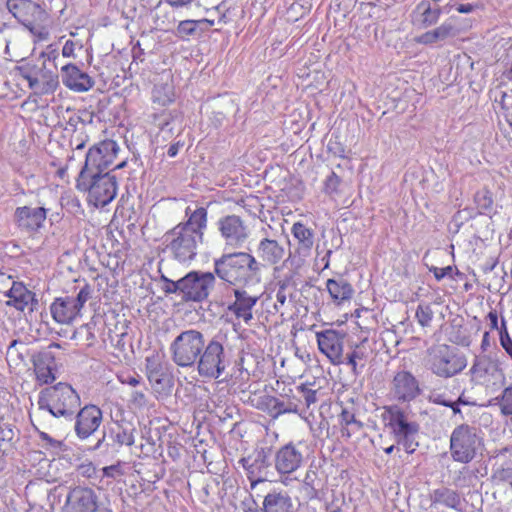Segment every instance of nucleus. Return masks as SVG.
<instances>
[{
	"label": "nucleus",
	"mask_w": 512,
	"mask_h": 512,
	"mask_svg": "<svg viewBox=\"0 0 512 512\" xmlns=\"http://www.w3.org/2000/svg\"><path fill=\"white\" fill-rule=\"evenodd\" d=\"M260 263L250 253H225L214 260V273L224 282L240 286L246 285L259 275Z\"/></svg>",
	"instance_id": "nucleus-1"
},
{
	"label": "nucleus",
	"mask_w": 512,
	"mask_h": 512,
	"mask_svg": "<svg viewBox=\"0 0 512 512\" xmlns=\"http://www.w3.org/2000/svg\"><path fill=\"white\" fill-rule=\"evenodd\" d=\"M80 404V396L76 390L70 384L62 382L43 390L38 399L39 409L48 411L54 417L70 420Z\"/></svg>",
	"instance_id": "nucleus-2"
},
{
	"label": "nucleus",
	"mask_w": 512,
	"mask_h": 512,
	"mask_svg": "<svg viewBox=\"0 0 512 512\" xmlns=\"http://www.w3.org/2000/svg\"><path fill=\"white\" fill-rule=\"evenodd\" d=\"M205 348L204 334L194 328L181 331L170 343L172 361L181 368H194Z\"/></svg>",
	"instance_id": "nucleus-3"
},
{
	"label": "nucleus",
	"mask_w": 512,
	"mask_h": 512,
	"mask_svg": "<svg viewBox=\"0 0 512 512\" xmlns=\"http://www.w3.org/2000/svg\"><path fill=\"white\" fill-rule=\"evenodd\" d=\"M145 373L157 399H165L171 395L174 377L164 353L152 351L146 356Z\"/></svg>",
	"instance_id": "nucleus-4"
},
{
	"label": "nucleus",
	"mask_w": 512,
	"mask_h": 512,
	"mask_svg": "<svg viewBox=\"0 0 512 512\" xmlns=\"http://www.w3.org/2000/svg\"><path fill=\"white\" fill-rule=\"evenodd\" d=\"M388 428L391 430L398 445L412 454L418 447L420 426L415 421H410L407 414L398 406L387 408Z\"/></svg>",
	"instance_id": "nucleus-5"
},
{
	"label": "nucleus",
	"mask_w": 512,
	"mask_h": 512,
	"mask_svg": "<svg viewBox=\"0 0 512 512\" xmlns=\"http://www.w3.org/2000/svg\"><path fill=\"white\" fill-rule=\"evenodd\" d=\"M86 178L79 176L77 188L88 192L89 203L95 207H104L109 204L117 195V179L110 172L95 173Z\"/></svg>",
	"instance_id": "nucleus-6"
},
{
	"label": "nucleus",
	"mask_w": 512,
	"mask_h": 512,
	"mask_svg": "<svg viewBox=\"0 0 512 512\" xmlns=\"http://www.w3.org/2000/svg\"><path fill=\"white\" fill-rule=\"evenodd\" d=\"M203 238L185 226L176 225L165 233L164 242L167 250L179 262L191 261L197 255V247Z\"/></svg>",
	"instance_id": "nucleus-7"
},
{
	"label": "nucleus",
	"mask_w": 512,
	"mask_h": 512,
	"mask_svg": "<svg viewBox=\"0 0 512 512\" xmlns=\"http://www.w3.org/2000/svg\"><path fill=\"white\" fill-rule=\"evenodd\" d=\"M227 366L228 360L223 344L216 338L205 342V348L195 365L198 374L203 378L218 379Z\"/></svg>",
	"instance_id": "nucleus-8"
},
{
	"label": "nucleus",
	"mask_w": 512,
	"mask_h": 512,
	"mask_svg": "<svg viewBox=\"0 0 512 512\" xmlns=\"http://www.w3.org/2000/svg\"><path fill=\"white\" fill-rule=\"evenodd\" d=\"M90 298L91 289L88 285L82 287L76 296L56 298L50 305L52 318L59 324H70L80 316L82 308Z\"/></svg>",
	"instance_id": "nucleus-9"
},
{
	"label": "nucleus",
	"mask_w": 512,
	"mask_h": 512,
	"mask_svg": "<svg viewBox=\"0 0 512 512\" xmlns=\"http://www.w3.org/2000/svg\"><path fill=\"white\" fill-rule=\"evenodd\" d=\"M480 444L475 428L468 425L457 426L450 437L452 458L460 463H469L474 459Z\"/></svg>",
	"instance_id": "nucleus-10"
},
{
	"label": "nucleus",
	"mask_w": 512,
	"mask_h": 512,
	"mask_svg": "<svg viewBox=\"0 0 512 512\" xmlns=\"http://www.w3.org/2000/svg\"><path fill=\"white\" fill-rule=\"evenodd\" d=\"M118 150V145L113 140H106L91 147L86 154L80 177L87 178L91 174L102 173L113 163Z\"/></svg>",
	"instance_id": "nucleus-11"
},
{
	"label": "nucleus",
	"mask_w": 512,
	"mask_h": 512,
	"mask_svg": "<svg viewBox=\"0 0 512 512\" xmlns=\"http://www.w3.org/2000/svg\"><path fill=\"white\" fill-rule=\"evenodd\" d=\"M216 284L212 272L191 271L182 277L183 300L202 302L206 300Z\"/></svg>",
	"instance_id": "nucleus-12"
},
{
	"label": "nucleus",
	"mask_w": 512,
	"mask_h": 512,
	"mask_svg": "<svg viewBox=\"0 0 512 512\" xmlns=\"http://www.w3.org/2000/svg\"><path fill=\"white\" fill-rule=\"evenodd\" d=\"M467 366V359L463 354H458L448 346H440L435 349L430 358L431 371L444 378L452 377Z\"/></svg>",
	"instance_id": "nucleus-13"
},
{
	"label": "nucleus",
	"mask_w": 512,
	"mask_h": 512,
	"mask_svg": "<svg viewBox=\"0 0 512 512\" xmlns=\"http://www.w3.org/2000/svg\"><path fill=\"white\" fill-rule=\"evenodd\" d=\"M291 234L296 244L293 253L290 252L287 260L299 268L311 256L315 244V231L304 223L297 221L291 227Z\"/></svg>",
	"instance_id": "nucleus-14"
},
{
	"label": "nucleus",
	"mask_w": 512,
	"mask_h": 512,
	"mask_svg": "<svg viewBox=\"0 0 512 512\" xmlns=\"http://www.w3.org/2000/svg\"><path fill=\"white\" fill-rule=\"evenodd\" d=\"M306 452V446L301 441L280 447L274 457L276 471L281 475L297 471L304 464Z\"/></svg>",
	"instance_id": "nucleus-15"
},
{
	"label": "nucleus",
	"mask_w": 512,
	"mask_h": 512,
	"mask_svg": "<svg viewBox=\"0 0 512 512\" xmlns=\"http://www.w3.org/2000/svg\"><path fill=\"white\" fill-rule=\"evenodd\" d=\"M471 382L482 385L492 391L499 389L504 383V374L496 364L487 358H476L469 370Z\"/></svg>",
	"instance_id": "nucleus-16"
},
{
	"label": "nucleus",
	"mask_w": 512,
	"mask_h": 512,
	"mask_svg": "<svg viewBox=\"0 0 512 512\" xmlns=\"http://www.w3.org/2000/svg\"><path fill=\"white\" fill-rule=\"evenodd\" d=\"M315 336L319 351L327 357L332 365L339 366L344 364V332L326 329L316 332Z\"/></svg>",
	"instance_id": "nucleus-17"
},
{
	"label": "nucleus",
	"mask_w": 512,
	"mask_h": 512,
	"mask_svg": "<svg viewBox=\"0 0 512 512\" xmlns=\"http://www.w3.org/2000/svg\"><path fill=\"white\" fill-rule=\"evenodd\" d=\"M217 228L227 247L241 248L249 238L246 223L237 215H226L217 221Z\"/></svg>",
	"instance_id": "nucleus-18"
},
{
	"label": "nucleus",
	"mask_w": 512,
	"mask_h": 512,
	"mask_svg": "<svg viewBox=\"0 0 512 512\" xmlns=\"http://www.w3.org/2000/svg\"><path fill=\"white\" fill-rule=\"evenodd\" d=\"M232 293L234 300L228 304L227 313L231 314L238 323L250 325L254 319V308L260 297L241 287L234 288Z\"/></svg>",
	"instance_id": "nucleus-19"
},
{
	"label": "nucleus",
	"mask_w": 512,
	"mask_h": 512,
	"mask_svg": "<svg viewBox=\"0 0 512 512\" xmlns=\"http://www.w3.org/2000/svg\"><path fill=\"white\" fill-rule=\"evenodd\" d=\"M390 393L394 399L401 402H410L421 393L418 380L406 370L395 373L390 385Z\"/></svg>",
	"instance_id": "nucleus-20"
},
{
	"label": "nucleus",
	"mask_w": 512,
	"mask_h": 512,
	"mask_svg": "<svg viewBox=\"0 0 512 512\" xmlns=\"http://www.w3.org/2000/svg\"><path fill=\"white\" fill-rule=\"evenodd\" d=\"M8 11L24 26L35 21H46L47 12L32 0H7Z\"/></svg>",
	"instance_id": "nucleus-21"
},
{
	"label": "nucleus",
	"mask_w": 512,
	"mask_h": 512,
	"mask_svg": "<svg viewBox=\"0 0 512 512\" xmlns=\"http://www.w3.org/2000/svg\"><path fill=\"white\" fill-rule=\"evenodd\" d=\"M3 281L11 283V287L7 290L0 288V292H3L9 298L7 305L13 306L20 311H25L26 309L33 311L34 304L36 303L35 294L29 291L22 283L14 281L11 276L2 274L0 276V283Z\"/></svg>",
	"instance_id": "nucleus-22"
},
{
	"label": "nucleus",
	"mask_w": 512,
	"mask_h": 512,
	"mask_svg": "<svg viewBox=\"0 0 512 512\" xmlns=\"http://www.w3.org/2000/svg\"><path fill=\"white\" fill-rule=\"evenodd\" d=\"M98 497L95 491L87 487H76L67 496L63 512H96Z\"/></svg>",
	"instance_id": "nucleus-23"
},
{
	"label": "nucleus",
	"mask_w": 512,
	"mask_h": 512,
	"mask_svg": "<svg viewBox=\"0 0 512 512\" xmlns=\"http://www.w3.org/2000/svg\"><path fill=\"white\" fill-rule=\"evenodd\" d=\"M75 419V433L78 438L84 440L99 428L102 411L96 405H86L78 411Z\"/></svg>",
	"instance_id": "nucleus-24"
},
{
	"label": "nucleus",
	"mask_w": 512,
	"mask_h": 512,
	"mask_svg": "<svg viewBox=\"0 0 512 512\" xmlns=\"http://www.w3.org/2000/svg\"><path fill=\"white\" fill-rule=\"evenodd\" d=\"M238 463L246 470L252 487L266 480L269 460L264 449L257 450L253 455L240 459Z\"/></svg>",
	"instance_id": "nucleus-25"
},
{
	"label": "nucleus",
	"mask_w": 512,
	"mask_h": 512,
	"mask_svg": "<svg viewBox=\"0 0 512 512\" xmlns=\"http://www.w3.org/2000/svg\"><path fill=\"white\" fill-rule=\"evenodd\" d=\"M60 72L62 83L74 92H86L94 86V80L75 64L68 63L62 66Z\"/></svg>",
	"instance_id": "nucleus-26"
},
{
	"label": "nucleus",
	"mask_w": 512,
	"mask_h": 512,
	"mask_svg": "<svg viewBox=\"0 0 512 512\" xmlns=\"http://www.w3.org/2000/svg\"><path fill=\"white\" fill-rule=\"evenodd\" d=\"M46 219V210L42 207H18L15 211L17 226L27 232L37 231Z\"/></svg>",
	"instance_id": "nucleus-27"
},
{
	"label": "nucleus",
	"mask_w": 512,
	"mask_h": 512,
	"mask_svg": "<svg viewBox=\"0 0 512 512\" xmlns=\"http://www.w3.org/2000/svg\"><path fill=\"white\" fill-rule=\"evenodd\" d=\"M175 89L170 74H162L159 81L155 82L152 92L151 101L159 108H165L175 101Z\"/></svg>",
	"instance_id": "nucleus-28"
},
{
	"label": "nucleus",
	"mask_w": 512,
	"mask_h": 512,
	"mask_svg": "<svg viewBox=\"0 0 512 512\" xmlns=\"http://www.w3.org/2000/svg\"><path fill=\"white\" fill-rule=\"evenodd\" d=\"M257 408L266 412L269 416L276 419L280 415L297 413L298 404L292 400L283 401L271 395H266L260 399Z\"/></svg>",
	"instance_id": "nucleus-29"
},
{
	"label": "nucleus",
	"mask_w": 512,
	"mask_h": 512,
	"mask_svg": "<svg viewBox=\"0 0 512 512\" xmlns=\"http://www.w3.org/2000/svg\"><path fill=\"white\" fill-rule=\"evenodd\" d=\"M184 213L186 220L178 225L187 227L189 230L196 232L197 235L203 238L208 225L207 208L196 206L193 209L192 206H188Z\"/></svg>",
	"instance_id": "nucleus-30"
},
{
	"label": "nucleus",
	"mask_w": 512,
	"mask_h": 512,
	"mask_svg": "<svg viewBox=\"0 0 512 512\" xmlns=\"http://www.w3.org/2000/svg\"><path fill=\"white\" fill-rule=\"evenodd\" d=\"M256 251L258 257L269 265L278 264L285 256L284 246L269 238L261 239Z\"/></svg>",
	"instance_id": "nucleus-31"
},
{
	"label": "nucleus",
	"mask_w": 512,
	"mask_h": 512,
	"mask_svg": "<svg viewBox=\"0 0 512 512\" xmlns=\"http://www.w3.org/2000/svg\"><path fill=\"white\" fill-rule=\"evenodd\" d=\"M326 289L337 305L349 301L354 294L352 285L344 278L328 279L326 281Z\"/></svg>",
	"instance_id": "nucleus-32"
},
{
	"label": "nucleus",
	"mask_w": 512,
	"mask_h": 512,
	"mask_svg": "<svg viewBox=\"0 0 512 512\" xmlns=\"http://www.w3.org/2000/svg\"><path fill=\"white\" fill-rule=\"evenodd\" d=\"M263 506L266 512H291L292 503L286 493L273 491L265 496Z\"/></svg>",
	"instance_id": "nucleus-33"
},
{
	"label": "nucleus",
	"mask_w": 512,
	"mask_h": 512,
	"mask_svg": "<svg viewBox=\"0 0 512 512\" xmlns=\"http://www.w3.org/2000/svg\"><path fill=\"white\" fill-rule=\"evenodd\" d=\"M339 420L343 438L349 439L363 428V423L357 420L355 414L347 408L342 409Z\"/></svg>",
	"instance_id": "nucleus-34"
},
{
	"label": "nucleus",
	"mask_w": 512,
	"mask_h": 512,
	"mask_svg": "<svg viewBox=\"0 0 512 512\" xmlns=\"http://www.w3.org/2000/svg\"><path fill=\"white\" fill-rule=\"evenodd\" d=\"M34 371L36 379L41 385L50 384L56 379L51 357L37 359L34 362Z\"/></svg>",
	"instance_id": "nucleus-35"
},
{
	"label": "nucleus",
	"mask_w": 512,
	"mask_h": 512,
	"mask_svg": "<svg viewBox=\"0 0 512 512\" xmlns=\"http://www.w3.org/2000/svg\"><path fill=\"white\" fill-rule=\"evenodd\" d=\"M433 502L443 504L455 510H459L461 499L456 491L448 488H442L434 491Z\"/></svg>",
	"instance_id": "nucleus-36"
},
{
	"label": "nucleus",
	"mask_w": 512,
	"mask_h": 512,
	"mask_svg": "<svg viewBox=\"0 0 512 512\" xmlns=\"http://www.w3.org/2000/svg\"><path fill=\"white\" fill-rule=\"evenodd\" d=\"M38 78L40 79V95L54 93L59 86L58 75L48 71L40 70Z\"/></svg>",
	"instance_id": "nucleus-37"
},
{
	"label": "nucleus",
	"mask_w": 512,
	"mask_h": 512,
	"mask_svg": "<svg viewBox=\"0 0 512 512\" xmlns=\"http://www.w3.org/2000/svg\"><path fill=\"white\" fill-rule=\"evenodd\" d=\"M134 427L131 424H117L114 441L119 445L132 446L135 442Z\"/></svg>",
	"instance_id": "nucleus-38"
},
{
	"label": "nucleus",
	"mask_w": 512,
	"mask_h": 512,
	"mask_svg": "<svg viewBox=\"0 0 512 512\" xmlns=\"http://www.w3.org/2000/svg\"><path fill=\"white\" fill-rule=\"evenodd\" d=\"M41 448L48 451L51 455H58L60 452L65 450V444L61 440L52 438L45 432H39Z\"/></svg>",
	"instance_id": "nucleus-39"
},
{
	"label": "nucleus",
	"mask_w": 512,
	"mask_h": 512,
	"mask_svg": "<svg viewBox=\"0 0 512 512\" xmlns=\"http://www.w3.org/2000/svg\"><path fill=\"white\" fill-rule=\"evenodd\" d=\"M367 357L366 351L360 345H356L355 348L347 355L344 364L350 366L354 374H358V364L364 361Z\"/></svg>",
	"instance_id": "nucleus-40"
},
{
	"label": "nucleus",
	"mask_w": 512,
	"mask_h": 512,
	"mask_svg": "<svg viewBox=\"0 0 512 512\" xmlns=\"http://www.w3.org/2000/svg\"><path fill=\"white\" fill-rule=\"evenodd\" d=\"M291 302V294L288 292V285L285 282H280L278 290L276 292V300L274 303V308L276 311H280L281 314H284L282 311L289 303Z\"/></svg>",
	"instance_id": "nucleus-41"
},
{
	"label": "nucleus",
	"mask_w": 512,
	"mask_h": 512,
	"mask_svg": "<svg viewBox=\"0 0 512 512\" xmlns=\"http://www.w3.org/2000/svg\"><path fill=\"white\" fill-rule=\"evenodd\" d=\"M418 8H422V24L425 27H429L437 23L439 20L441 10L440 9H432L430 4L428 3H421Z\"/></svg>",
	"instance_id": "nucleus-42"
},
{
	"label": "nucleus",
	"mask_w": 512,
	"mask_h": 512,
	"mask_svg": "<svg viewBox=\"0 0 512 512\" xmlns=\"http://www.w3.org/2000/svg\"><path fill=\"white\" fill-rule=\"evenodd\" d=\"M433 316H434V313L429 304H419L418 305V307L416 309L415 317H416L418 323L422 327H428L433 320Z\"/></svg>",
	"instance_id": "nucleus-43"
},
{
	"label": "nucleus",
	"mask_w": 512,
	"mask_h": 512,
	"mask_svg": "<svg viewBox=\"0 0 512 512\" xmlns=\"http://www.w3.org/2000/svg\"><path fill=\"white\" fill-rule=\"evenodd\" d=\"M500 409L504 415H512V384L505 388L502 393Z\"/></svg>",
	"instance_id": "nucleus-44"
},
{
	"label": "nucleus",
	"mask_w": 512,
	"mask_h": 512,
	"mask_svg": "<svg viewBox=\"0 0 512 512\" xmlns=\"http://www.w3.org/2000/svg\"><path fill=\"white\" fill-rule=\"evenodd\" d=\"M45 21H35L25 27L37 38L38 41H45L49 37L48 30L42 25Z\"/></svg>",
	"instance_id": "nucleus-45"
},
{
	"label": "nucleus",
	"mask_w": 512,
	"mask_h": 512,
	"mask_svg": "<svg viewBox=\"0 0 512 512\" xmlns=\"http://www.w3.org/2000/svg\"><path fill=\"white\" fill-rule=\"evenodd\" d=\"M22 77L28 82L29 88L34 90L35 93L40 94L41 83L38 76L34 75L28 67H22Z\"/></svg>",
	"instance_id": "nucleus-46"
},
{
	"label": "nucleus",
	"mask_w": 512,
	"mask_h": 512,
	"mask_svg": "<svg viewBox=\"0 0 512 512\" xmlns=\"http://www.w3.org/2000/svg\"><path fill=\"white\" fill-rule=\"evenodd\" d=\"M341 183V178L335 173L331 172L329 176H327L324 182V191L327 194H334L338 192V188Z\"/></svg>",
	"instance_id": "nucleus-47"
},
{
	"label": "nucleus",
	"mask_w": 512,
	"mask_h": 512,
	"mask_svg": "<svg viewBox=\"0 0 512 512\" xmlns=\"http://www.w3.org/2000/svg\"><path fill=\"white\" fill-rule=\"evenodd\" d=\"M500 344L512 359V339L505 327L504 319H502V329L500 330Z\"/></svg>",
	"instance_id": "nucleus-48"
},
{
	"label": "nucleus",
	"mask_w": 512,
	"mask_h": 512,
	"mask_svg": "<svg viewBox=\"0 0 512 512\" xmlns=\"http://www.w3.org/2000/svg\"><path fill=\"white\" fill-rule=\"evenodd\" d=\"M145 390H134L130 395V402L137 408H143L147 405L148 399Z\"/></svg>",
	"instance_id": "nucleus-49"
},
{
	"label": "nucleus",
	"mask_w": 512,
	"mask_h": 512,
	"mask_svg": "<svg viewBox=\"0 0 512 512\" xmlns=\"http://www.w3.org/2000/svg\"><path fill=\"white\" fill-rule=\"evenodd\" d=\"M163 280L166 282L165 292L178 294L181 296V299L183 300L182 278H180L177 281H173L166 277H163Z\"/></svg>",
	"instance_id": "nucleus-50"
},
{
	"label": "nucleus",
	"mask_w": 512,
	"mask_h": 512,
	"mask_svg": "<svg viewBox=\"0 0 512 512\" xmlns=\"http://www.w3.org/2000/svg\"><path fill=\"white\" fill-rule=\"evenodd\" d=\"M197 21L185 20L181 21L177 27V33L180 36H189L196 31Z\"/></svg>",
	"instance_id": "nucleus-51"
},
{
	"label": "nucleus",
	"mask_w": 512,
	"mask_h": 512,
	"mask_svg": "<svg viewBox=\"0 0 512 512\" xmlns=\"http://www.w3.org/2000/svg\"><path fill=\"white\" fill-rule=\"evenodd\" d=\"M15 436L14 427L7 423H0V442H11Z\"/></svg>",
	"instance_id": "nucleus-52"
},
{
	"label": "nucleus",
	"mask_w": 512,
	"mask_h": 512,
	"mask_svg": "<svg viewBox=\"0 0 512 512\" xmlns=\"http://www.w3.org/2000/svg\"><path fill=\"white\" fill-rule=\"evenodd\" d=\"M444 8L445 9L455 8L457 10V12L462 13V14H469L475 10L474 5H472L470 3L457 5L455 3V0H449V2L447 3V5ZM446 12H449V10H447Z\"/></svg>",
	"instance_id": "nucleus-53"
},
{
	"label": "nucleus",
	"mask_w": 512,
	"mask_h": 512,
	"mask_svg": "<svg viewBox=\"0 0 512 512\" xmlns=\"http://www.w3.org/2000/svg\"><path fill=\"white\" fill-rule=\"evenodd\" d=\"M454 269L455 268L453 266H446L443 268L432 266L429 268L430 272H433L437 281L442 280L444 277H452Z\"/></svg>",
	"instance_id": "nucleus-54"
},
{
	"label": "nucleus",
	"mask_w": 512,
	"mask_h": 512,
	"mask_svg": "<svg viewBox=\"0 0 512 512\" xmlns=\"http://www.w3.org/2000/svg\"><path fill=\"white\" fill-rule=\"evenodd\" d=\"M452 29H453L452 25L448 24V23H443L439 27L434 29L433 31H434V35H435L437 41L444 40L448 36H450Z\"/></svg>",
	"instance_id": "nucleus-55"
},
{
	"label": "nucleus",
	"mask_w": 512,
	"mask_h": 512,
	"mask_svg": "<svg viewBox=\"0 0 512 512\" xmlns=\"http://www.w3.org/2000/svg\"><path fill=\"white\" fill-rule=\"evenodd\" d=\"M428 399L431 403L434 404H439L443 406L450 405V400L446 398L445 394L437 390L431 391Z\"/></svg>",
	"instance_id": "nucleus-56"
},
{
	"label": "nucleus",
	"mask_w": 512,
	"mask_h": 512,
	"mask_svg": "<svg viewBox=\"0 0 512 512\" xmlns=\"http://www.w3.org/2000/svg\"><path fill=\"white\" fill-rule=\"evenodd\" d=\"M119 381L122 384H127L132 387H136L141 382V377L138 374H122L118 376Z\"/></svg>",
	"instance_id": "nucleus-57"
},
{
	"label": "nucleus",
	"mask_w": 512,
	"mask_h": 512,
	"mask_svg": "<svg viewBox=\"0 0 512 512\" xmlns=\"http://www.w3.org/2000/svg\"><path fill=\"white\" fill-rule=\"evenodd\" d=\"M59 57V52L54 45L50 44L46 47V50L42 51L40 53V58H43L44 60L52 61L55 63V61Z\"/></svg>",
	"instance_id": "nucleus-58"
},
{
	"label": "nucleus",
	"mask_w": 512,
	"mask_h": 512,
	"mask_svg": "<svg viewBox=\"0 0 512 512\" xmlns=\"http://www.w3.org/2000/svg\"><path fill=\"white\" fill-rule=\"evenodd\" d=\"M75 43L72 40H67L62 48V55L66 58L75 57Z\"/></svg>",
	"instance_id": "nucleus-59"
},
{
	"label": "nucleus",
	"mask_w": 512,
	"mask_h": 512,
	"mask_svg": "<svg viewBox=\"0 0 512 512\" xmlns=\"http://www.w3.org/2000/svg\"><path fill=\"white\" fill-rule=\"evenodd\" d=\"M477 202L479 207L484 211H489L492 208L493 201L490 196L483 195L481 198L478 196Z\"/></svg>",
	"instance_id": "nucleus-60"
},
{
	"label": "nucleus",
	"mask_w": 512,
	"mask_h": 512,
	"mask_svg": "<svg viewBox=\"0 0 512 512\" xmlns=\"http://www.w3.org/2000/svg\"><path fill=\"white\" fill-rule=\"evenodd\" d=\"M436 41H437V39H436V37L434 35V31L433 30L424 33L420 37V42H422L424 44H432V43H435Z\"/></svg>",
	"instance_id": "nucleus-61"
},
{
	"label": "nucleus",
	"mask_w": 512,
	"mask_h": 512,
	"mask_svg": "<svg viewBox=\"0 0 512 512\" xmlns=\"http://www.w3.org/2000/svg\"><path fill=\"white\" fill-rule=\"evenodd\" d=\"M303 397L305 399L307 407H309L311 404H314L317 401L315 390L307 391V394L304 395Z\"/></svg>",
	"instance_id": "nucleus-62"
},
{
	"label": "nucleus",
	"mask_w": 512,
	"mask_h": 512,
	"mask_svg": "<svg viewBox=\"0 0 512 512\" xmlns=\"http://www.w3.org/2000/svg\"><path fill=\"white\" fill-rule=\"evenodd\" d=\"M487 317L490 321L491 329H498V316L496 311L489 312Z\"/></svg>",
	"instance_id": "nucleus-63"
},
{
	"label": "nucleus",
	"mask_w": 512,
	"mask_h": 512,
	"mask_svg": "<svg viewBox=\"0 0 512 512\" xmlns=\"http://www.w3.org/2000/svg\"><path fill=\"white\" fill-rule=\"evenodd\" d=\"M181 146H182V144L180 142H176V143L170 145V147L168 148V151H167L168 156L171 158L175 157L178 154Z\"/></svg>",
	"instance_id": "nucleus-64"
}]
</instances>
